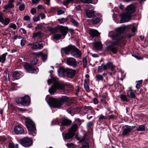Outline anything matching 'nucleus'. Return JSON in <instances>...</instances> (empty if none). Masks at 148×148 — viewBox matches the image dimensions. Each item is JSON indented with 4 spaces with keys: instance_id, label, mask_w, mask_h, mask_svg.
Returning <instances> with one entry per match:
<instances>
[{
    "instance_id": "79ce46f5",
    "label": "nucleus",
    "mask_w": 148,
    "mask_h": 148,
    "mask_svg": "<svg viewBox=\"0 0 148 148\" xmlns=\"http://www.w3.org/2000/svg\"><path fill=\"white\" fill-rule=\"evenodd\" d=\"M18 145L17 144L16 145V146H15L13 143H10L9 145V148H18Z\"/></svg>"
},
{
    "instance_id": "2f4dec72",
    "label": "nucleus",
    "mask_w": 148,
    "mask_h": 148,
    "mask_svg": "<svg viewBox=\"0 0 148 148\" xmlns=\"http://www.w3.org/2000/svg\"><path fill=\"white\" fill-rule=\"evenodd\" d=\"M100 100L101 103L103 104H107V102L106 96L105 95H102L100 97Z\"/></svg>"
},
{
    "instance_id": "7ed1b4c3",
    "label": "nucleus",
    "mask_w": 148,
    "mask_h": 148,
    "mask_svg": "<svg viewBox=\"0 0 148 148\" xmlns=\"http://www.w3.org/2000/svg\"><path fill=\"white\" fill-rule=\"evenodd\" d=\"M135 11L134 6L132 4L128 5L126 9V12L123 13L121 15V23H124L128 21L132 17V14Z\"/></svg>"
},
{
    "instance_id": "6ab92c4d",
    "label": "nucleus",
    "mask_w": 148,
    "mask_h": 148,
    "mask_svg": "<svg viewBox=\"0 0 148 148\" xmlns=\"http://www.w3.org/2000/svg\"><path fill=\"white\" fill-rule=\"evenodd\" d=\"M43 47L42 44L41 42L40 43L36 42L31 44V48L33 49H42Z\"/></svg>"
},
{
    "instance_id": "6e6552de",
    "label": "nucleus",
    "mask_w": 148,
    "mask_h": 148,
    "mask_svg": "<svg viewBox=\"0 0 148 148\" xmlns=\"http://www.w3.org/2000/svg\"><path fill=\"white\" fill-rule=\"evenodd\" d=\"M59 30H60L59 32L61 33L62 34H57L55 35L53 37V39L56 40H59L62 37V36H64L63 38L66 35L67 30L65 27L62 26L60 27L59 28Z\"/></svg>"
},
{
    "instance_id": "2eb2a0df",
    "label": "nucleus",
    "mask_w": 148,
    "mask_h": 148,
    "mask_svg": "<svg viewBox=\"0 0 148 148\" xmlns=\"http://www.w3.org/2000/svg\"><path fill=\"white\" fill-rule=\"evenodd\" d=\"M14 0H9L8 1V4L5 5L4 8L5 10L3 11H5V10H8L9 9H13L14 7V5L13 3Z\"/></svg>"
},
{
    "instance_id": "ddd939ff",
    "label": "nucleus",
    "mask_w": 148,
    "mask_h": 148,
    "mask_svg": "<svg viewBox=\"0 0 148 148\" xmlns=\"http://www.w3.org/2000/svg\"><path fill=\"white\" fill-rule=\"evenodd\" d=\"M117 43V41L112 42V45H109L107 47V50L108 51H111L114 54L118 52L117 49L113 46L115 45Z\"/></svg>"
},
{
    "instance_id": "f03ea898",
    "label": "nucleus",
    "mask_w": 148,
    "mask_h": 148,
    "mask_svg": "<svg viewBox=\"0 0 148 148\" xmlns=\"http://www.w3.org/2000/svg\"><path fill=\"white\" fill-rule=\"evenodd\" d=\"M58 82V78L55 77H52L48 80V83L49 85L51 83L53 84L49 90V93L51 94H54L56 92L57 89L63 90L64 88V85L59 83Z\"/></svg>"
},
{
    "instance_id": "8fccbe9b",
    "label": "nucleus",
    "mask_w": 148,
    "mask_h": 148,
    "mask_svg": "<svg viewBox=\"0 0 148 148\" xmlns=\"http://www.w3.org/2000/svg\"><path fill=\"white\" fill-rule=\"evenodd\" d=\"M99 118L100 120H101L106 119V117L102 114H101L99 116Z\"/></svg>"
},
{
    "instance_id": "39448f33",
    "label": "nucleus",
    "mask_w": 148,
    "mask_h": 148,
    "mask_svg": "<svg viewBox=\"0 0 148 148\" xmlns=\"http://www.w3.org/2000/svg\"><path fill=\"white\" fill-rule=\"evenodd\" d=\"M126 29L125 26L119 27L116 29L114 32H112V34L111 36L113 39L118 41L123 38L122 33Z\"/></svg>"
},
{
    "instance_id": "603ef678",
    "label": "nucleus",
    "mask_w": 148,
    "mask_h": 148,
    "mask_svg": "<svg viewBox=\"0 0 148 148\" xmlns=\"http://www.w3.org/2000/svg\"><path fill=\"white\" fill-rule=\"evenodd\" d=\"M64 12L62 10H58L57 11V14L58 15H61L64 14Z\"/></svg>"
},
{
    "instance_id": "20e7f679",
    "label": "nucleus",
    "mask_w": 148,
    "mask_h": 148,
    "mask_svg": "<svg viewBox=\"0 0 148 148\" xmlns=\"http://www.w3.org/2000/svg\"><path fill=\"white\" fill-rule=\"evenodd\" d=\"M25 122L28 130L29 134L32 136H35L36 134V130L34 123L28 118L25 119Z\"/></svg>"
},
{
    "instance_id": "a211bd4d",
    "label": "nucleus",
    "mask_w": 148,
    "mask_h": 148,
    "mask_svg": "<svg viewBox=\"0 0 148 148\" xmlns=\"http://www.w3.org/2000/svg\"><path fill=\"white\" fill-rule=\"evenodd\" d=\"M66 75L69 78H72L73 77L76 73V70L71 69H66Z\"/></svg>"
},
{
    "instance_id": "1a4fd4ad",
    "label": "nucleus",
    "mask_w": 148,
    "mask_h": 148,
    "mask_svg": "<svg viewBox=\"0 0 148 148\" xmlns=\"http://www.w3.org/2000/svg\"><path fill=\"white\" fill-rule=\"evenodd\" d=\"M19 142L22 145L26 147H29L32 144V140L27 137L23 138L20 140Z\"/></svg>"
},
{
    "instance_id": "7c9ffc66",
    "label": "nucleus",
    "mask_w": 148,
    "mask_h": 148,
    "mask_svg": "<svg viewBox=\"0 0 148 148\" xmlns=\"http://www.w3.org/2000/svg\"><path fill=\"white\" fill-rule=\"evenodd\" d=\"M20 74L19 72L15 71L13 73V77L14 79H17L19 78Z\"/></svg>"
},
{
    "instance_id": "e2e57ef3",
    "label": "nucleus",
    "mask_w": 148,
    "mask_h": 148,
    "mask_svg": "<svg viewBox=\"0 0 148 148\" xmlns=\"http://www.w3.org/2000/svg\"><path fill=\"white\" fill-rule=\"evenodd\" d=\"M69 3L68 0H66L63 1V4L64 5H66Z\"/></svg>"
},
{
    "instance_id": "69168bd1",
    "label": "nucleus",
    "mask_w": 148,
    "mask_h": 148,
    "mask_svg": "<svg viewBox=\"0 0 148 148\" xmlns=\"http://www.w3.org/2000/svg\"><path fill=\"white\" fill-rule=\"evenodd\" d=\"M136 29L135 27H133L132 29V31L133 32H135L136 31Z\"/></svg>"
},
{
    "instance_id": "a19ab883",
    "label": "nucleus",
    "mask_w": 148,
    "mask_h": 148,
    "mask_svg": "<svg viewBox=\"0 0 148 148\" xmlns=\"http://www.w3.org/2000/svg\"><path fill=\"white\" fill-rule=\"evenodd\" d=\"M71 21L72 23L75 26L77 27L79 25V23L73 18L71 19Z\"/></svg>"
},
{
    "instance_id": "4468645a",
    "label": "nucleus",
    "mask_w": 148,
    "mask_h": 148,
    "mask_svg": "<svg viewBox=\"0 0 148 148\" xmlns=\"http://www.w3.org/2000/svg\"><path fill=\"white\" fill-rule=\"evenodd\" d=\"M71 55L74 57L78 58L81 57L82 53L78 49L75 47V48L73 49L71 52Z\"/></svg>"
},
{
    "instance_id": "5701e85b",
    "label": "nucleus",
    "mask_w": 148,
    "mask_h": 148,
    "mask_svg": "<svg viewBox=\"0 0 148 148\" xmlns=\"http://www.w3.org/2000/svg\"><path fill=\"white\" fill-rule=\"evenodd\" d=\"M75 48V46H74L70 45L68 47L64 48L63 49V50L64 51V53L66 54H68L69 53L70 51H72L73 49Z\"/></svg>"
},
{
    "instance_id": "774afa93",
    "label": "nucleus",
    "mask_w": 148,
    "mask_h": 148,
    "mask_svg": "<svg viewBox=\"0 0 148 148\" xmlns=\"http://www.w3.org/2000/svg\"><path fill=\"white\" fill-rule=\"evenodd\" d=\"M76 10H80L81 7L80 5H77L75 7Z\"/></svg>"
},
{
    "instance_id": "338daca9",
    "label": "nucleus",
    "mask_w": 148,
    "mask_h": 148,
    "mask_svg": "<svg viewBox=\"0 0 148 148\" xmlns=\"http://www.w3.org/2000/svg\"><path fill=\"white\" fill-rule=\"evenodd\" d=\"M67 146L68 147L70 148L72 147L73 145V144L72 143L67 144Z\"/></svg>"
},
{
    "instance_id": "aec40b11",
    "label": "nucleus",
    "mask_w": 148,
    "mask_h": 148,
    "mask_svg": "<svg viewBox=\"0 0 148 148\" xmlns=\"http://www.w3.org/2000/svg\"><path fill=\"white\" fill-rule=\"evenodd\" d=\"M60 122V126H61L69 125H70L71 123V121L69 120L64 118L61 119Z\"/></svg>"
},
{
    "instance_id": "c9c22d12",
    "label": "nucleus",
    "mask_w": 148,
    "mask_h": 148,
    "mask_svg": "<svg viewBox=\"0 0 148 148\" xmlns=\"http://www.w3.org/2000/svg\"><path fill=\"white\" fill-rule=\"evenodd\" d=\"M145 130V127L144 125H139L138 128L137 129V131H144Z\"/></svg>"
},
{
    "instance_id": "c03bdc74",
    "label": "nucleus",
    "mask_w": 148,
    "mask_h": 148,
    "mask_svg": "<svg viewBox=\"0 0 148 148\" xmlns=\"http://www.w3.org/2000/svg\"><path fill=\"white\" fill-rule=\"evenodd\" d=\"M82 148H89L88 143L83 142L82 143Z\"/></svg>"
},
{
    "instance_id": "bf43d9fd",
    "label": "nucleus",
    "mask_w": 148,
    "mask_h": 148,
    "mask_svg": "<svg viewBox=\"0 0 148 148\" xmlns=\"http://www.w3.org/2000/svg\"><path fill=\"white\" fill-rule=\"evenodd\" d=\"M38 15H39L41 19H42L45 17V16L43 13H41Z\"/></svg>"
},
{
    "instance_id": "b1692460",
    "label": "nucleus",
    "mask_w": 148,
    "mask_h": 148,
    "mask_svg": "<svg viewBox=\"0 0 148 148\" xmlns=\"http://www.w3.org/2000/svg\"><path fill=\"white\" fill-rule=\"evenodd\" d=\"M136 93L135 91L128 90L127 92V95L129 98L133 99L136 97Z\"/></svg>"
},
{
    "instance_id": "c85d7f7f",
    "label": "nucleus",
    "mask_w": 148,
    "mask_h": 148,
    "mask_svg": "<svg viewBox=\"0 0 148 148\" xmlns=\"http://www.w3.org/2000/svg\"><path fill=\"white\" fill-rule=\"evenodd\" d=\"M36 54L38 56H41L42 57V61L43 62H45L47 60V55L45 54L42 53L41 52L38 53H36Z\"/></svg>"
},
{
    "instance_id": "a878e982",
    "label": "nucleus",
    "mask_w": 148,
    "mask_h": 148,
    "mask_svg": "<svg viewBox=\"0 0 148 148\" xmlns=\"http://www.w3.org/2000/svg\"><path fill=\"white\" fill-rule=\"evenodd\" d=\"M105 66L106 68V70L108 69H110L112 71H114L115 67L112 62H108L105 64Z\"/></svg>"
},
{
    "instance_id": "f8f14e48",
    "label": "nucleus",
    "mask_w": 148,
    "mask_h": 148,
    "mask_svg": "<svg viewBox=\"0 0 148 148\" xmlns=\"http://www.w3.org/2000/svg\"><path fill=\"white\" fill-rule=\"evenodd\" d=\"M3 16V14L0 11V22L4 25L7 26L10 22V20L7 17L4 18Z\"/></svg>"
},
{
    "instance_id": "e433bc0d",
    "label": "nucleus",
    "mask_w": 148,
    "mask_h": 148,
    "mask_svg": "<svg viewBox=\"0 0 148 148\" xmlns=\"http://www.w3.org/2000/svg\"><path fill=\"white\" fill-rule=\"evenodd\" d=\"M96 80L98 81H102L103 79V77L102 75L97 74L96 76Z\"/></svg>"
},
{
    "instance_id": "cd10ccee",
    "label": "nucleus",
    "mask_w": 148,
    "mask_h": 148,
    "mask_svg": "<svg viewBox=\"0 0 148 148\" xmlns=\"http://www.w3.org/2000/svg\"><path fill=\"white\" fill-rule=\"evenodd\" d=\"M7 53H5L1 55H0V62L3 63L5 61L6 57L7 55Z\"/></svg>"
},
{
    "instance_id": "4d7b16f0",
    "label": "nucleus",
    "mask_w": 148,
    "mask_h": 148,
    "mask_svg": "<svg viewBox=\"0 0 148 148\" xmlns=\"http://www.w3.org/2000/svg\"><path fill=\"white\" fill-rule=\"evenodd\" d=\"M76 138L80 140V142H84L85 141V137H83L81 139H80L78 137H76Z\"/></svg>"
},
{
    "instance_id": "5fc2aeb1",
    "label": "nucleus",
    "mask_w": 148,
    "mask_h": 148,
    "mask_svg": "<svg viewBox=\"0 0 148 148\" xmlns=\"http://www.w3.org/2000/svg\"><path fill=\"white\" fill-rule=\"evenodd\" d=\"M82 61L84 64V66L85 67L86 66L87 63V60L86 59V58H84L83 59Z\"/></svg>"
},
{
    "instance_id": "bb28decb",
    "label": "nucleus",
    "mask_w": 148,
    "mask_h": 148,
    "mask_svg": "<svg viewBox=\"0 0 148 148\" xmlns=\"http://www.w3.org/2000/svg\"><path fill=\"white\" fill-rule=\"evenodd\" d=\"M106 70V68L105 66V64L103 63L101 66L98 67L97 72L99 73H101L103 70Z\"/></svg>"
},
{
    "instance_id": "37998d69",
    "label": "nucleus",
    "mask_w": 148,
    "mask_h": 148,
    "mask_svg": "<svg viewBox=\"0 0 148 148\" xmlns=\"http://www.w3.org/2000/svg\"><path fill=\"white\" fill-rule=\"evenodd\" d=\"M52 124L53 125L58 124L59 125H60V122H59L57 119L53 121Z\"/></svg>"
},
{
    "instance_id": "4be33fe9",
    "label": "nucleus",
    "mask_w": 148,
    "mask_h": 148,
    "mask_svg": "<svg viewBox=\"0 0 148 148\" xmlns=\"http://www.w3.org/2000/svg\"><path fill=\"white\" fill-rule=\"evenodd\" d=\"M66 69H64L60 68L58 70V75L60 77H63L66 75Z\"/></svg>"
},
{
    "instance_id": "0e129e2a",
    "label": "nucleus",
    "mask_w": 148,
    "mask_h": 148,
    "mask_svg": "<svg viewBox=\"0 0 148 148\" xmlns=\"http://www.w3.org/2000/svg\"><path fill=\"white\" fill-rule=\"evenodd\" d=\"M91 56L93 58H97L99 57L98 55L96 53L91 54Z\"/></svg>"
},
{
    "instance_id": "13d9d810",
    "label": "nucleus",
    "mask_w": 148,
    "mask_h": 148,
    "mask_svg": "<svg viewBox=\"0 0 148 148\" xmlns=\"http://www.w3.org/2000/svg\"><path fill=\"white\" fill-rule=\"evenodd\" d=\"M36 12V9L34 8H32L31 10V13H32V14H34Z\"/></svg>"
},
{
    "instance_id": "052dcab7",
    "label": "nucleus",
    "mask_w": 148,
    "mask_h": 148,
    "mask_svg": "<svg viewBox=\"0 0 148 148\" xmlns=\"http://www.w3.org/2000/svg\"><path fill=\"white\" fill-rule=\"evenodd\" d=\"M93 102L95 104H98V102L97 99L96 98H94L93 99Z\"/></svg>"
},
{
    "instance_id": "423d86ee",
    "label": "nucleus",
    "mask_w": 148,
    "mask_h": 148,
    "mask_svg": "<svg viewBox=\"0 0 148 148\" xmlns=\"http://www.w3.org/2000/svg\"><path fill=\"white\" fill-rule=\"evenodd\" d=\"M77 124H75L73 125L68 133L64 134V133H62L63 137L67 139H69L73 138L77 130Z\"/></svg>"
},
{
    "instance_id": "72a5a7b5",
    "label": "nucleus",
    "mask_w": 148,
    "mask_h": 148,
    "mask_svg": "<svg viewBox=\"0 0 148 148\" xmlns=\"http://www.w3.org/2000/svg\"><path fill=\"white\" fill-rule=\"evenodd\" d=\"M120 98L122 101L128 102L129 101L127 97L124 94L121 95Z\"/></svg>"
},
{
    "instance_id": "dca6fc26",
    "label": "nucleus",
    "mask_w": 148,
    "mask_h": 148,
    "mask_svg": "<svg viewBox=\"0 0 148 148\" xmlns=\"http://www.w3.org/2000/svg\"><path fill=\"white\" fill-rule=\"evenodd\" d=\"M24 67L26 71L29 73H34L36 71L34 67L27 63L25 64Z\"/></svg>"
},
{
    "instance_id": "49530a36",
    "label": "nucleus",
    "mask_w": 148,
    "mask_h": 148,
    "mask_svg": "<svg viewBox=\"0 0 148 148\" xmlns=\"http://www.w3.org/2000/svg\"><path fill=\"white\" fill-rule=\"evenodd\" d=\"M66 20L67 19L66 18H62L60 19H58V21L60 24H62L66 22Z\"/></svg>"
},
{
    "instance_id": "ea45409f",
    "label": "nucleus",
    "mask_w": 148,
    "mask_h": 148,
    "mask_svg": "<svg viewBox=\"0 0 148 148\" xmlns=\"http://www.w3.org/2000/svg\"><path fill=\"white\" fill-rule=\"evenodd\" d=\"M84 86L86 91L87 92H89L90 91L89 87L87 83L85 82L84 84Z\"/></svg>"
},
{
    "instance_id": "864d4df0",
    "label": "nucleus",
    "mask_w": 148,
    "mask_h": 148,
    "mask_svg": "<svg viewBox=\"0 0 148 148\" xmlns=\"http://www.w3.org/2000/svg\"><path fill=\"white\" fill-rule=\"evenodd\" d=\"M38 60L37 59L35 58L32 61V63L34 65H35L36 64Z\"/></svg>"
},
{
    "instance_id": "58836bf2",
    "label": "nucleus",
    "mask_w": 148,
    "mask_h": 148,
    "mask_svg": "<svg viewBox=\"0 0 148 148\" xmlns=\"http://www.w3.org/2000/svg\"><path fill=\"white\" fill-rule=\"evenodd\" d=\"M9 27L12 28L13 30H15L16 29L17 26L16 25L13 23H10L9 24Z\"/></svg>"
},
{
    "instance_id": "de8ad7c7",
    "label": "nucleus",
    "mask_w": 148,
    "mask_h": 148,
    "mask_svg": "<svg viewBox=\"0 0 148 148\" xmlns=\"http://www.w3.org/2000/svg\"><path fill=\"white\" fill-rule=\"evenodd\" d=\"M81 1L84 3H92V0H80Z\"/></svg>"
},
{
    "instance_id": "c756f323",
    "label": "nucleus",
    "mask_w": 148,
    "mask_h": 148,
    "mask_svg": "<svg viewBox=\"0 0 148 148\" xmlns=\"http://www.w3.org/2000/svg\"><path fill=\"white\" fill-rule=\"evenodd\" d=\"M86 15L89 18H91L94 15V12L92 10H88L86 12Z\"/></svg>"
},
{
    "instance_id": "9d476101",
    "label": "nucleus",
    "mask_w": 148,
    "mask_h": 148,
    "mask_svg": "<svg viewBox=\"0 0 148 148\" xmlns=\"http://www.w3.org/2000/svg\"><path fill=\"white\" fill-rule=\"evenodd\" d=\"M135 127V126H130L127 125L125 126L122 132L121 135L126 136Z\"/></svg>"
},
{
    "instance_id": "3c124183",
    "label": "nucleus",
    "mask_w": 148,
    "mask_h": 148,
    "mask_svg": "<svg viewBox=\"0 0 148 148\" xmlns=\"http://www.w3.org/2000/svg\"><path fill=\"white\" fill-rule=\"evenodd\" d=\"M25 44V40L24 39H23L21 40V45L23 46Z\"/></svg>"
},
{
    "instance_id": "0eeeda50",
    "label": "nucleus",
    "mask_w": 148,
    "mask_h": 148,
    "mask_svg": "<svg viewBox=\"0 0 148 148\" xmlns=\"http://www.w3.org/2000/svg\"><path fill=\"white\" fill-rule=\"evenodd\" d=\"M16 103L23 106H28L30 102V99L27 95L24 97L17 98L16 99Z\"/></svg>"
},
{
    "instance_id": "f3484780",
    "label": "nucleus",
    "mask_w": 148,
    "mask_h": 148,
    "mask_svg": "<svg viewBox=\"0 0 148 148\" xmlns=\"http://www.w3.org/2000/svg\"><path fill=\"white\" fill-rule=\"evenodd\" d=\"M14 131L16 134L17 135L23 134L24 132L23 128L20 126H17L15 127Z\"/></svg>"
},
{
    "instance_id": "393cba45",
    "label": "nucleus",
    "mask_w": 148,
    "mask_h": 148,
    "mask_svg": "<svg viewBox=\"0 0 148 148\" xmlns=\"http://www.w3.org/2000/svg\"><path fill=\"white\" fill-rule=\"evenodd\" d=\"M90 36L92 38L95 36H98L99 35V32L98 31L95 29H91L89 32Z\"/></svg>"
},
{
    "instance_id": "f704fd0d",
    "label": "nucleus",
    "mask_w": 148,
    "mask_h": 148,
    "mask_svg": "<svg viewBox=\"0 0 148 148\" xmlns=\"http://www.w3.org/2000/svg\"><path fill=\"white\" fill-rule=\"evenodd\" d=\"M101 20V18L99 17H94L92 19V23L94 24H96L99 23Z\"/></svg>"
},
{
    "instance_id": "680f3d73",
    "label": "nucleus",
    "mask_w": 148,
    "mask_h": 148,
    "mask_svg": "<svg viewBox=\"0 0 148 148\" xmlns=\"http://www.w3.org/2000/svg\"><path fill=\"white\" fill-rule=\"evenodd\" d=\"M42 26L39 25H37L35 27V29L36 30L40 29H41Z\"/></svg>"
},
{
    "instance_id": "4c0bfd02",
    "label": "nucleus",
    "mask_w": 148,
    "mask_h": 148,
    "mask_svg": "<svg viewBox=\"0 0 148 148\" xmlns=\"http://www.w3.org/2000/svg\"><path fill=\"white\" fill-rule=\"evenodd\" d=\"M48 30L53 33H56L57 32V29L51 27H48Z\"/></svg>"
},
{
    "instance_id": "9b49d317",
    "label": "nucleus",
    "mask_w": 148,
    "mask_h": 148,
    "mask_svg": "<svg viewBox=\"0 0 148 148\" xmlns=\"http://www.w3.org/2000/svg\"><path fill=\"white\" fill-rule=\"evenodd\" d=\"M67 64L69 66L73 67H75L77 66V62L76 60L73 58H67L66 60Z\"/></svg>"
},
{
    "instance_id": "09e8293b",
    "label": "nucleus",
    "mask_w": 148,
    "mask_h": 148,
    "mask_svg": "<svg viewBox=\"0 0 148 148\" xmlns=\"http://www.w3.org/2000/svg\"><path fill=\"white\" fill-rule=\"evenodd\" d=\"M33 20L35 22H37L40 20L39 15H38L37 16H34L33 18Z\"/></svg>"
},
{
    "instance_id": "473e14b6",
    "label": "nucleus",
    "mask_w": 148,
    "mask_h": 148,
    "mask_svg": "<svg viewBox=\"0 0 148 148\" xmlns=\"http://www.w3.org/2000/svg\"><path fill=\"white\" fill-rule=\"evenodd\" d=\"M43 34L41 32H39L36 33H34L33 35V38L36 37H41L43 36Z\"/></svg>"
},
{
    "instance_id": "f257e3e1",
    "label": "nucleus",
    "mask_w": 148,
    "mask_h": 148,
    "mask_svg": "<svg viewBox=\"0 0 148 148\" xmlns=\"http://www.w3.org/2000/svg\"><path fill=\"white\" fill-rule=\"evenodd\" d=\"M46 100L51 107L53 108H60L63 104L64 103L67 102L69 100L68 97L66 96H63L60 99H56L52 97H50L48 101H47V99Z\"/></svg>"
},
{
    "instance_id": "412c9836",
    "label": "nucleus",
    "mask_w": 148,
    "mask_h": 148,
    "mask_svg": "<svg viewBox=\"0 0 148 148\" xmlns=\"http://www.w3.org/2000/svg\"><path fill=\"white\" fill-rule=\"evenodd\" d=\"M93 46L97 50H100L102 48V44L100 42H96L93 43Z\"/></svg>"
},
{
    "instance_id": "a18cd8bd",
    "label": "nucleus",
    "mask_w": 148,
    "mask_h": 148,
    "mask_svg": "<svg viewBox=\"0 0 148 148\" xmlns=\"http://www.w3.org/2000/svg\"><path fill=\"white\" fill-rule=\"evenodd\" d=\"M25 8V5L24 4H21L19 6V10L21 11L23 10Z\"/></svg>"
},
{
    "instance_id": "6e6d98bb",
    "label": "nucleus",
    "mask_w": 148,
    "mask_h": 148,
    "mask_svg": "<svg viewBox=\"0 0 148 148\" xmlns=\"http://www.w3.org/2000/svg\"><path fill=\"white\" fill-rule=\"evenodd\" d=\"M23 19L25 21H29L30 19V17L28 15H26L24 17Z\"/></svg>"
}]
</instances>
